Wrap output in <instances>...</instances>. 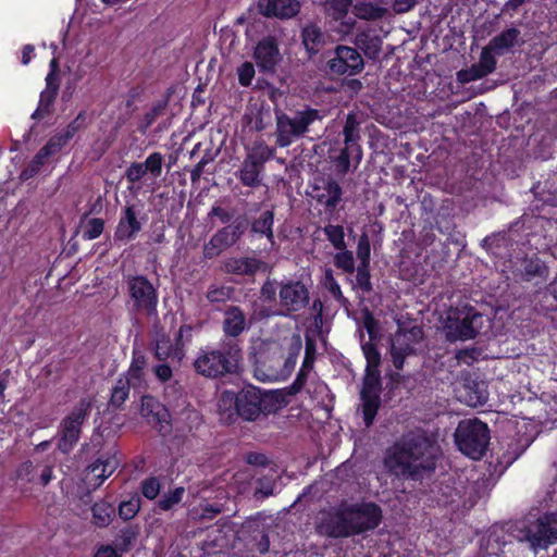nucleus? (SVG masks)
<instances>
[{
	"instance_id": "obj_1",
	"label": "nucleus",
	"mask_w": 557,
	"mask_h": 557,
	"mask_svg": "<svg viewBox=\"0 0 557 557\" xmlns=\"http://www.w3.org/2000/svg\"><path fill=\"white\" fill-rule=\"evenodd\" d=\"M437 453V446L424 434H410L389 450L386 466L397 475L418 478L434 469Z\"/></svg>"
},
{
	"instance_id": "obj_2",
	"label": "nucleus",
	"mask_w": 557,
	"mask_h": 557,
	"mask_svg": "<svg viewBox=\"0 0 557 557\" xmlns=\"http://www.w3.org/2000/svg\"><path fill=\"white\" fill-rule=\"evenodd\" d=\"M302 348L299 334L288 341V352L284 358L281 347L274 342L256 339L252 342L249 359L253 364L255 377L259 381H277L289 374Z\"/></svg>"
},
{
	"instance_id": "obj_3",
	"label": "nucleus",
	"mask_w": 557,
	"mask_h": 557,
	"mask_svg": "<svg viewBox=\"0 0 557 557\" xmlns=\"http://www.w3.org/2000/svg\"><path fill=\"white\" fill-rule=\"evenodd\" d=\"M380 519V508L374 504L343 506L336 513H323L318 530L329 536H347L376 527Z\"/></svg>"
},
{
	"instance_id": "obj_4",
	"label": "nucleus",
	"mask_w": 557,
	"mask_h": 557,
	"mask_svg": "<svg viewBox=\"0 0 557 557\" xmlns=\"http://www.w3.org/2000/svg\"><path fill=\"white\" fill-rule=\"evenodd\" d=\"M238 401L239 416L247 421H255L285 407L287 395L283 391H261L248 386L238 393Z\"/></svg>"
},
{
	"instance_id": "obj_5",
	"label": "nucleus",
	"mask_w": 557,
	"mask_h": 557,
	"mask_svg": "<svg viewBox=\"0 0 557 557\" xmlns=\"http://www.w3.org/2000/svg\"><path fill=\"white\" fill-rule=\"evenodd\" d=\"M362 351L367 360V368L361 389V406L364 422L367 425H370L380 407L381 372L379 367L381 363V355L372 343L363 344Z\"/></svg>"
},
{
	"instance_id": "obj_6",
	"label": "nucleus",
	"mask_w": 557,
	"mask_h": 557,
	"mask_svg": "<svg viewBox=\"0 0 557 557\" xmlns=\"http://www.w3.org/2000/svg\"><path fill=\"white\" fill-rule=\"evenodd\" d=\"M455 440L462 454L480 459L490 441L487 425L475 419L463 420L457 426Z\"/></svg>"
},
{
	"instance_id": "obj_7",
	"label": "nucleus",
	"mask_w": 557,
	"mask_h": 557,
	"mask_svg": "<svg viewBox=\"0 0 557 557\" xmlns=\"http://www.w3.org/2000/svg\"><path fill=\"white\" fill-rule=\"evenodd\" d=\"M484 322V317L472 308L450 310L445 324L446 335L454 341L473 338Z\"/></svg>"
},
{
	"instance_id": "obj_8",
	"label": "nucleus",
	"mask_w": 557,
	"mask_h": 557,
	"mask_svg": "<svg viewBox=\"0 0 557 557\" xmlns=\"http://www.w3.org/2000/svg\"><path fill=\"white\" fill-rule=\"evenodd\" d=\"M422 341V330L417 325L399 324L392 338L391 356L394 366L401 369L407 356L414 354Z\"/></svg>"
},
{
	"instance_id": "obj_9",
	"label": "nucleus",
	"mask_w": 557,
	"mask_h": 557,
	"mask_svg": "<svg viewBox=\"0 0 557 557\" xmlns=\"http://www.w3.org/2000/svg\"><path fill=\"white\" fill-rule=\"evenodd\" d=\"M195 367L199 373L212 377L235 372L239 367L238 350H230L227 356L220 351L206 352L197 358Z\"/></svg>"
},
{
	"instance_id": "obj_10",
	"label": "nucleus",
	"mask_w": 557,
	"mask_h": 557,
	"mask_svg": "<svg viewBox=\"0 0 557 557\" xmlns=\"http://www.w3.org/2000/svg\"><path fill=\"white\" fill-rule=\"evenodd\" d=\"M319 117L318 111L306 110L294 117L282 114L277 117V144L281 147L290 145L307 132L308 126Z\"/></svg>"
},
{
	"instance_id": "obj_11",
	"label": "nucleus",
	"mask_w": 557,
	"mask_h": 557,
	"mask_svg": "<svg viewBox=\"0 0 557 557\" xmlns=\"http://www.w3.org/2000/svg\"><path fill=\"white\" fill-rule=\"evenodd\" d=\"M527 542L534 552L547 548L557 541V513L544 515L527 528Z\"/></svg>"
},
{
	"instance_id": "obj_12",
	"label": "nucleus",
	"mask_w": 557,
	"mask_h": 557,
	"mask_svg": "<svg viewBox=\"0 0 557 557\" xmlns=\"http://www.w3.org/2000/svg\"><path fill=\"white\" fill-rule=\"evenodd\" d=\"M309 300V294L306 286L301 283H288L280 289V304L281 311L272 310L271 308L263 309L261 314L264 317L274 314H285L292 311H298L302 309Z\"/></svg>"
},
{
	"instance_id": "obj_13",
	"label": "nucleus",
	"mask_w": 557,
	"mask_h": 557,
	"mask_svg": "<svg viewBox=\"0 0 557 557\" xmlns=\"http://www.w3.org/2000/svg\"><path fill=\"white\" fill-rule=\"evenodd\" d=\"M89 408L88 401H82L63 422L62 435L59 442V448L66 453L79 437L81 425L83 424L86 412Z\"/></svg>"
},
{
	"instance_id": "obj_14",
	"label": "nucleus",
	"mask_w": 557,
	"mask_h": 557,
	"mask_svg": "<svg viewBox=\"0 0 557 557\" xmlns=\"http://www.w3.org/2000/svg\"><path fill=\"white\" fill-rule=\"evenodd\" d=\"M329 66L335 74L355 75L363 69V60L356 49L339 46L336 48L335 58L329 61Z\"/></svg>"
},
{
	"instance_id": "obj_15",
	"label": "nucleus",
	"mask_w": 557,
	"mask_h": 557,
	"mask_svg": "<svg viewBox=\"0 0 557 557\" xmlns=\"http://www.w3.org/2000/svg\"><path fill=\"white\" fill-rule=\"evenodd\" d=\"M115 456H103L91 463L84 473V482L88 488L99 487L119 467Z\"/></svg>"
},
{
	"instance_id": "obj_16",
	"label": "nucleus",
	"mask_w": 557,
	"mask_h": 557,
	"mask_svg": "<svg viewBox=\"0 0 557 557\" xmlns=\"http://www.w3.org/2000/svg\"><path fill=\"white\" fill-rule=\"evenodd\" d=\"M351 0H327L325 11L329 17L337 23V30L343 35L349 34L356 25L355 14H349Z\"/></svg>"
},
{
	"instance_id": "obj_17",
	"label": "nucleus",
	"mask_w": 557,
	"mask_h": 557,
	"mask_svg": "<svg viewBox=\"0 0 557 557\" xmlns=\"http://www.w3.org/2000/svg\"><path fill=\"white\" fill-rule=\"evenodd\" d=\"M69 137L70 134H66L65 136L57 135L52 137L46 144V146L39 150L30 164L21 173V180L26 181L38 173L40 168L48 161V159L62 149Z\"/></svg>"
},
{
	"instance_id": "obj_18",
	"label": "nucleus",
	"mask_w": 557,
	"mask_h": 557,
	"mask_svg": "<svg viewBox=\"0 0 557 557\" xmlns=\"http://www.w3.org/2000/svg\"><path fill=\"white\" fill-rule=\"evenodd\" d=\"M129 292L138 309L152 311L157 305V296L152 285L143 276L129 281Z\"/></svg>"
},
{
	"instance_id": "obj_19",
	"label": "nucleus",
	"mask_w": 557,
	"mask_h": 557,
	"mask_svg": "<svg viewBox=\"0 0 557 557\" xmlns=\"http://www.w3.org/2000/svg\"><path fill=\"white\" fill-rule=\"evenodd\" d=\"M257 65L262 71H272L281 60L277 45L273 38H264L257 45L253 53Z\"/></svg>"
},
{
	"instance_id": "obj_20",
	"label": "nucleus",
	"mask_w": 557,
	"mask_h": 557,
	"mask_svg": "<svg viewBox=\"0 0 557 557\" xmlns=\"http://www.w3.org/2000/svg\"><path fill=\"white\" fill-rule=\"evenodd\" d=\"M242 232L238 226L228 225L218 232L210 242L205 246V256L207 258H213L227 247L235 244L239 238Z\"/></svg>"
},
{
	"instance_id": "obj_21",
	"label": "nucleus",
	"mask_w": 557,
	"mask_h": 557,
	"mask_svg": "<svg viewBox=\"0 0 557 557\" xmlns=\"http://www.w3.org/2000/svg\"><path fill=\"white\" fill-rule=\"evenodd\" d=\"M258 8L265 16L289 18L300 9L297 0H258Z\"/></svg>"
},
{
	"instance_id": "obj_22",
	"label": "nucleus",
	"mask_w": 557,
	"mask_h": 557,
	"mask_svg": "<svg viewBox=\"0 0 557 557\" xmlns=\"http://www.w3.org/2000/svg\"><path fill=\"white\" fill-rule=\"evenodd\" d=\"M139 212L134 207H126L123 210L115 231V238L120 240L133 239L141 230V222L138 219Z\"/></svg>"
},
{
	"instance_id": "obj_23",
	"label": "nucleus",
	"mask_w": 557,
	"mask_h": 557,
	"mask_svg": "<svg viewBox=\"0 0 557 557\" xmlns=\"http://www.w3.org/2000/svg\"><path fill=\"white\" fill-rule=\"evenodd\" d=\"M140 413L149 423L160 425L161 429L169 422L166 408L151 396L143 397Z\"/></svg>"
},
{
	"instance_id": "obj_24",
	"label": "nucleus",
	"mask_w": 557,
	"mask_h": 557,
	"mask_svg": "<svg viewBox=\"0 0 557 557\" xmlns=\"http://www.w3.org/2000/svg\"><path fill=\"white\" fill-rule=\"evenodd\" d=\"M58 61L53 58L50 61V72L46 77L47 87L41 92L37 112H47L59 89Z\"/></svg>"
},
{
	"instance_id": "obj_25",
	"label": "nucleus",
	"mask_w": 557,
	"mask_h": 557,
	"mask_svg": "<svg viewBox=\"0 0 557 557\" xmlns=\"http://www.w3.org/2000/svg\"><path fill=\"white\" fill-rule=\"evenodd\" d=\"M224 269L235 274H255L258 271H267L268 267L256 258H232L225 261Z\"/></svg>"
},
{
	"instance_id": "obj_26",
	"label": "nucleus",
	"mask_w": 557,
	"mask_h": 557,
	"mask_svg": "<svg viewBox=\"0 0 557 557\" xmlns=\"http://www.w3.org/2000/svg\"><path fill=\"white\" fill-rule=\"evenodd\" d=\"M189 327L182 326L178 331L175 345H170L169 341L165 338L159 339L156 346V356L159 359L173 358L178 361L182 360L184 357V345L182 344L181 338L185 333H189Z\"/></svg>"
},
{
	"instance_id": "obj_27",
	"label": "nucleus",
	"mask_w": 557,
	"mask_h": 557,
	"mask_svg": "<svg viewBox=\"0 0 557 557\" xmlns=\"http://www.w3.org/2000/svg\"><path fill=\"white\" fill-rule=\"evenodd\" d=\"M238 403V394L230 391L221 392L216 407L223 422H231L234 417L239 416Z\"/></svg>"
},
{
	"instance_id": "obj_28",
	"label": "nucleus",
	"mask_w": 557,
	"mask_h": 557,
	"mask_svg": "<svg viewBox=\"0 0 557 557\" xmlns=\"http://www.w3.org/2000/svg\"><path fill=\"white\" fill-rule=\"evenodd\" d=\"M387 12L383 1H360L354 5L355 17L375 21L382 18Z\"/></svg>"
},
{
	"instance_id": "obj_29",
	"label": "nucleus",
	"mask_w": 557,
	"mask_h": 557,
	"mask_svg": "<svg viewBox=\"0 0 557 557\" xmlns=\"http://www.w3.org/2000/svg\"><path fill=\"white\" fill-rule=\"evenodd\" d=\"M146 359L143 355L134 352L132 364L124 382L133 388H140L145 382Z\"/></svg>"
},
{
	"instance_id": "obj_30",
	"label": "nucleus",
	"mask_w": 557,
	"mask_h": 557,
	"mask_svg": "<svg viewBox=\"0 0 557 557\" xmlns=\"http://www.w3.org/2000/svg\"><path fill=\"white\" fill-rule=\"evenodd\" d=\"M262 162L257 160L253 156L249 154L243 162L239 171V180L246 186H255L259 184V174L261 171Z\"/></svg>"
},
{
	"instance_id": "obj_31",
	"label": "nucleus",
	"mask_w": 557,
	"mask_h": 557,
	"mask_svg": "<svg viewBox=\"0 0 557 557\" xmlns=\"http://www.w3.org/2000/svg\"><path fill=\"white\" fill-rule=\"evenodd\" d=\"M519 30L509 28L490 41V49L496 54H504L518 42Z\"/></svg>"
},
{
	"instance_id": "obj_32",
	"label": "nucleus",
	"mask_w": 557,
	"mask_h": 557,
	"mask_svg": "<svg viewBox=\"0 0 557 557\" xmlns=\"http://www.w3.org/2000/svg\"><path fill=\"white\" fill-rule=\"evenodd\" d=\"M355 44L368 57L374 58L379 54L381 50L382 40L377 35H374L371 30H364L357 35Z\"/></svg>"
},
{
	"instance_id": "obj_33",
	"label": "nucleus",
	"mask_w": 557,
	"mask_h": 557,
	"mask_svg": "<svg viewBox=\"0 0 557 557\" xmlns=\"http://www.w3.org/2000/svg\"><path fill=\"white\" fill-rule=\"evenodd\" d=\"M358 123L354 115H348L346 120V124L344 127V135H345V144L346 149L342 152L339 159L341 162L344 164L345 170L349 166V152L348 149H350V145L357 141L358 139V131H357Z\"/></svg>"
},
{
	"instance_id": "obj_34",
	"label": "nucleus",
	"mask_w": 557,
	"mask_h": 557,
	"mask_svg": "<svg viewBox=\"0 0 557 557\" xmlns=\"http://www.w3.org/2000/svg\"><path fill=\"white\" fill-rule=\"evenodd\" d=\"M245 329V317L238 308H231L225 313L224 330L231 336H237Z\"/></svg>"
},
{
	"instance_id": "obj_35",
	"label": "nucleus",
	"mask_w": 557,
	"mask_h": 557,
	"mask_svg": "<svg viewBox=\"0 0 557 557\" xmlns=\"http://www.w3.org/2000/svg\"><path fill=\"white\" fill-rule=\"evenodd\" d=\"M493 53L494 51L490 49V45L482 50L480 62L478 66L473 69V75L471 76V79L481 78L494 71L496 60Z\"/></svg>"
},
{
	"instance_id": "obj_36",
	"label": "nucleus",
	"mask_w": 557,
	"mask_h": 557,
	"mask_svg": "<svg viewBox=\"0 0 557 557\" xmlns=\"http://www.w3.org/2000/svg\"><path fill=\"white\" fill-rule=\"evenodd\" d=\"M113 513V507L106 502L97 503L92 507L94 522L99 527L108 525L112 520Z\"/></svg>"
},
{
	"instance_id": "obj_37",
	"label": "nucleus",
	"mask_w": 557,
	"mask_h": 557,
	"mask_svg": "<svg viewBox=\"0 0 557 557\" xmlns=\"http://www.w3.org/2000/svg\"><path fill=\"white\" fill-rule=\"evenodd\" d=\"M342 189L338 184L330 182L325 190L318 195V201L326 207L334 208L341 200Z\"/></svg>"
},
{
	"instance_id": "obj_38",
	"label": "nucleus",
	"mask_w": 557,
	"mask_h": 557,
	"mask_svg": "<svg viewBox=\"0 0 557 557\" xmlns=\"http://www.w3.org/2000/svg\"><path fill=\"white\" fill-rule=\"evenodd\" d=\"M103 231V221L101 219H87L81 224L82 237L87 240L95 239Z\"/></svg>"
},
{
	"instance_id": "obj_39",
	"label": "nucleus",
	"mask_w": 557,
	"mask_h": 557,
	"mask_svg": "<svg viewBox=\"0 0 557 557\" xmlns=\"http://www.w3.org/2000/svg\"><path fill=\"white\" fill-rule=\"evenodd\" d=\"M322 35L320 29L314 26L310 25L304 28L302 30V41L304 45L309 53L317 52L318 46L321 42Z\"/></svg>"
},
{
	"instance_id": "obj_40",
	"label": "nucleus",
	"mask_w": 557,
	"mask_h": 557,
	"mask_svg": "<svg viewBox=\"0 0 557 557\" xmlns=\"http://www.w3.org/2000/svg\"><path fill=\"white\" fill-rule=\"evenodd\" d=\"M327 239L336 249L346 248L344 228L339 225H327L324 228Z\"/></svg>"
},
{
	"instance_id": "obj_41",
	"label": "nucleus",
	"mask_w": 557,
	"mask_h": 557,
	"mask_svg": "<svg viewBox=\"0 0 557 557\" xmlns=\"http://www.w3.org/2000/svg\"><path fill=\"white\" fill-rule=\"evenodd\" d=\"M272 225H273V214L270 211L263 212L260 218L253 223L252 228L257 233H261L268 236V238H272Z\"/></svg>"
},
{
	"instance_id": "obj_42",
	"label": "nucleus",
	"mask_w": 557,
	"mask_h": 557,
	"mask_svg": "<svg viewBox=\"0 0 557 557\" xmlns=\"http://www.w3.org/2000/svg\"><path fill=\"white\" fill-rule=\"evenodd\" d=\"M334 263L338 269L347 273H351L355 269L352 253L346 250V248L338 249V252L334 256Z\"/></svg>"
},
{
	"instance_id": "obj_43",
	"label": "nucleus",
	"mask_w": 557,
	"mask_h": 557,
	"mask_svg": "<svg viewBox=\"0 0 557 557\" xmlns=\"http://www.w3.org/2000/svg\"><path fill=\"white\" fill-rule=\"evenodd\" d=\"M184 493L185 490L183 487H176L168 494H164L159 500V507L163 510H170L183 499Z\"/></svg>"
},
{
	"instance_id": "obj_44",
	"label": "nucleus",
	"mask_w": 557,
	"mask_h": 557,
	"mask_svg": "<svg viewBox=\"0 0 557 557\" xmlns=\"http://www.w3.org/2000/svg\"><path fill=\"white\" fill-rule=\"evenodd\" d=\"M140 508V500L138 497H133L129 500L122 502L119 507L120 517L124 520L134 518Z\"/></svg>"
},
{
	"instance_id": "obj_45",
	"label": "nucleus",
	"mask_w": 557,
	"mask_h": 557,
	"mask_svg": "<svg viewBox=\"0 0 557 557\" xmlns=\"http://www.w3.org/2000/svg\"><path fill=\"white\" fill-rule=\"evenodd\" d=\"M131 386L127 385L123 379H120L115 386L113 387L111 395V405L115 407H120L128 396V388Z\"/></svg>"
},
{
	"instance_id": "obj_46",
	"label": "nucleus",
	"mask_w": 557,
	"mask_h": 557,
	"mask_svg": "<svg viewBox=\"0 0 557 557\" xmlns=\"http://www.w3.org/2000/svg\"><path fill=\"white\" fill-rule=\"evenodd\" d=\"M162 154L159 152H153L149 154L146 161L144 162L145 169H147V172L150 173L156 178L160 176L162 172Z\"/></svg>"
},
{
	"instance_id": "obj_47",
	"label": "nucleus",
	"mask_w": 557,
	"mask_h": 557,
	"mask_svg": "<svg viewBox=\"0 0 557 557\" xmlns=\"http://www.w3.org/2000/svg\"><path fill=\"white\" fill-rule=\"evenodd\" d=\"M357 257L361 264L369 265L370 260V242L367 234H362L358 242Z\"/></svg>"
},
{
	"instance_id": "obj_48",
	"label": "nucleus",
	"mask_w": 557,
	"mask_h": 557,
	"mask_svg": "<svg viewBox=\"0 0 557 557\" xmlns=\"http://www.w3.org/2000/svg\"><path fill=\"white\" fill-rule=\"evenodd\" d=\"M143 495L148 499H154L160 492V483L156 478H149L141 484Z\"/></svg>"
},
{
	"instance_id": "obj_49",
	"label": "nucleus",
	"mask_w": 557,
	"mask_h": 557,
	"mask_svg": "<svg viewBox=\"0 0 557 557\" xmlns=\"http://www.w3.org/2000/svg\"><path fill=\"white\" fill-rule=\"evenodd\" d=\"M238 81L243 86H249L253 76H255V67L252 63L245 62L243 63L237 71Z\"/></svg>"
},
{
	"instance_id": "obj_50",
	"label": "nucleus",
	"mask_w": 557,
	"mask_h": 557,
	"mask_svg": "<svg viewBox=\"0 0 557 557\" xmlns=\"http://www.w3.org/2000/svg\"><path fill=\"white\" fill-rule=\"evenodd\" d=\"M356 286L361 290H369L371 287L368 265L360 264L356 276Z\"/></svg>"
},
{
	"instance_id": "obj_51",
	"label": "nucleus",
	"mask_w": 557,
	"mask_h": 557,
	"mask_svg": "<svg viewBox=\"0 0 557 557\" xmlns=\"http://www.w3.org/2000/svg\"><path fill=\"white\" fill-rule=\"evenodd\" d=\"M147 169H145V163H134L127 170V178L129 182H138L147 174Z\"/></svg>"
},
{
	"instance_id": "obj_52",
	"label": "nucleus",
	"mask_w": 557,
	"mask_h": 557,
	"mask_svg": "<svg viewBox=\"0 0 557 557\" xmlns=\"http://www.w3.org/2000/svg\"><path fill=\"white\" fill-rule=\"evenodd\" d=\"M324 284H325L326 288H329V290L333 294V296L335 298L341 299L343 297L342 292H341V287L337 284V282L334 280L331 270H327L325 272Z\"/></svg>"
},
{
	"instance_id": "obj_53",
	"label": "nucleus",
	"mask_w": 557,
	"mask_h": 557,
	"mask_svg": "<svg viewBox=\"0 0 557 557\" xmlns=\"http://www.w3.org/2000/svg\"><path fill=\"white\" fill-rule=\"evenodd\" d=\"M275 297H276V286L270 282L265 283L261 289L260 300L262 302L272 304L275 301Z\"/></svg>"
},
{
	"instance_id": "obj_54",
	"label": "nucleus",
	"mask_w": 557,
	"mask_h": 557,
	"mask_svg": "<svg viewBox=\"0 0 557 557\" xmlns=\"http://www.w3.org/2000/svg\"><path fill=\"white\" fill-rule=\"evenodd\" d=\"M462 400L470 407H478L485 403L486 395L484 392H475L474 394H469L467 396H460Z\"/></svg>"
},
{
	"instance_id": "obj_55",
	"label": "nucleus",
	"mask_w": 557,
	"mask_h": 557,
	"mask_svg": "<svg viewBox=\"0 0 557 557\" xmlns=\"http://www.w3.org/2000/svg\"><path fill=\"white\" fill-rule=\"evenodd\" d=\"M525 271L529 276H533V275L544 276L547 272L545 264L543 262H541L540 260H534V261L532 260L527 265Z\"/></svg>"
},
{
	"instance_id": "obj_56",
	"label": "nucleus",
	"mask_w": 557,
	"mask_h": 557,
	"mask_svg": "<svg viewBox=\"0 0 557 557\" xmlns=\"http://www.w3.org/2000/svg\"><path fill=\"white\" fill-rule=\"evenodd\" d=\"M419 0H394L393 9L396 13L410 11Z\"/></svg>"
},
{
	"instance_id": "obj_57",
	"label": "nucleus",
	"mask_w": 557,
	"mask_h": 557,
	"mask_svg": "<svg viewBox=\"0 0 557 557\" xmlns=\"http://www.w3.org/2000/svg\"><path fill=\"white\" fill-rule=\"evenodd\" d=\"M363 324L369 333L370 339L375 338L377 335V323L374 320V318L371 314L367 313L364 315Z\"/></svg>"
},
{
	"instance_id": "obj_58",
	"label": "nucleus",
	"mask_w": 557,
	"mask_h": 557,
	"mask_svg": "<svg viewBox=\"0 0 557 557\" xmlns=\"http://www.w3.org/2000/svg\"><path fill=\"white\" fill-rule=\"evenodd\" d=\"M153 371L161 382H166L172 377V369L168 364H159L154 367Z\"/></svg>"
},
{
	"instance_id": "obj_59",
	"label": "nucleus",
	"mask_w": 557,
	"mask_h": 557,
	"mask_svg": "<svg viewBox=\"0 0 557 557\" xmlns=\"http://www.w3.org/2000/svg\"><path fill=\"white\" fill-rule=\"evenodd\" d=\"M228 293L224 288H213L208 293V298L211 301H221L227 297Z\"/></svg>"
},
{
	"instance_id": "obj_60",
	"label": "nucleus",
	"mask_w": 557,
	"mask_h": 557,
	"mask_svg": "<svg viewBox=\"0 0 557 557\" xmlns=\"http://www.w3.org/2000/svg\"><path fill=\"white\" fill-rule=\"evenodd\" d=\"M96 557H119L117 553L114 548L110 546L101 547L97 554Z\"/></svg>"
},
{
	"instance_id": "obj_61",
	"label": "nucleus",
	"mask_w": 557,
	"mask_h": 557,
	"mask_svg": "<svg viewBox=\"0 0 557 557\" xmlns=\"http://www.w3.org/2000/svg\"><path fill=\"white\" fill-rule=\"evenodd\" d=\"M33 52H34V47L30 45H27L23 48V51H22V63L23 64L26 65L29 63V61L32 60Z\"/></svg>"
},
{
	"instance_id": "obj_62",
	"label": "nucleus",
	"mask_w": 557,
	"mask_h": 557,
	"mask_svg": "<svg viewBox=\"0 0 557 557\" xmlns=\"http://www.w3.org/2000/svg\"><path fill=\"white\" fill-rule=\"evenodd\" d=\"M51 478H52V470H51V468L46 467L40 474L41 484L47 485L51 481Z\"/></svg>"
},
{
	"instance_id": "obj_63",
	"label": "nucleus",
	"mask_w": 557,
	"mask_h": 557,
	"mask_svg": "<svg viewBox=\"0 0 557 557\" xmlns=\"http://www.w3.org/2000/svg\"><path fill=\"white\" fill-rule=\"evenodd\" d=\"M128 0H101L102 3H104L106 5H109V7H114V5H119V4H123L125 2H127Z\"/></svg>"
},
{
	"instance_id": "obj_64",
	"label": "nucleus",
	"mask_w": 557,
	"mask_h": 557,
	"mask_svg": "<svg viewBox=\"0 0 557 557\" xmlns=\"http://www.w3.org/2000/svg\"><path fill=\"white\" fill-rule=\"evenodd\" d=\"M550 293L557 299V280L552 283Z\"/></svg>"
}]
</instances>
